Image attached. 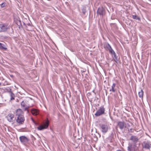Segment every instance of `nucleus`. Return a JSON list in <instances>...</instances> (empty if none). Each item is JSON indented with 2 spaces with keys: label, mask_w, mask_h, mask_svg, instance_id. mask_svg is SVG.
Segmentation results:
<instances>
[{
  "label": "nucleus",
  "mask_w": 151,
  "mask_h": 151,
  "mask_svg": "<svg viewBox=\"0 0 151 151\" xmlns=\"http://www.w3.org/2000/svg\"><path fill=\"white\" fill-rule=\"evenodd\" d=\"M104 47L106 50H108L111 47L109 43L105 42L104 43Z\"/></svg>",
  "instance_id": "15"
},
{
  "label": "nucleus",
  "mask_w": 151,
  "mask_h": 151,
  "mask_svg": "<svg viewBox=\"0 0 151 151\" xmlns=\"http://www.w3.org/2000/svg\"><path fill=\"white\" fill-rule=\"evenodd\" d=\"M142 146L143 148L150 150L151 147V144L149 142L145 141L143 142Z\"/></svg>",
  "instance_id": "5"
},
{
  "label": "nucleus",
  "mask_w": 151,
  "mask_h": 151,
  "mask_svg": "<svg viewBox=\"0 0 151 151\" xmlns=\"http://www.w3.org/2000/svg\"><path fill=\"white\" fill-rule=\"evenodd\" d=\"M23 23H24V24H25V23L24 22H23Z\"/></svg>",
  "instance_id": "35"
},
{
  "label": "nucleus",
  "mask_w": 151,
  "mask_h": 151,
  "mask_svg": "<svg viewBox=\"0 0 151 151\" xmlns=\"http://www.w3.org/2000/svg\"><path fill=\"white\" fill-rule=\"evenodd\" d=\"M28 108V107H25V108L24 109V111H27V112L28 113V112H29V111L28 110H27Z\"/></svg>",
  "instance_id": "28"
},
{
  "label": "nucleus",
  "mask_w": 151,
  "mask_h": 151,
  "mask_svg": "<svg viewBox=\"0 0 151 151\" xmlns=\"http://www.w3.org/2000/svg\"><path fill=\"white\" fill-rule=\"evenodd\" d=\"M135 145L132 146V144H130L128 147V151H136L137 148H136Z\"/></svg>",
  "instance_id": "12"
},
{
  "label": "nucleus",
  "mask_w": 151,
  "mask_h": 151,
  "mask_svg": "<svg viewBox=\"0 0 151 151\" xmlns=\"http://www.w3.org/2000/svg\"><path fill=\"white\" fill-rule=\"evenodd\" d=\"M10 76L11 77H12L13 76V75H10Z\"/></svg>",
  "instance_id": "31"
},
{
  "label": "nucleus",
  "mask_w": 151,
  "mask_h": 151,
  "mask_svg": "<svg viewBox=\"0 0 151 151\" xmlns=\"http://www.w3.org/2000/svg\"><path fill=\"white\" fill-rule=\"evenodd\" d=\"M97 14L103 16L104 14V9L102 7H99L97 10Z\"/></svg>",
  "instance_id": "9"
},
{
  "label": "nucleus",
  "mask_w": 151,
  "mask_h": 151,
  "mask_svg": "<svg viewBox=\"0 0 151 151\" xmlns=\"http://www.w3.org/2000/svg\"><path fill=\"white\" fill-rule=\"evenodd\" d=\"M23 114V112L21 109H17L15 111V114L17 116L23 115L22 114Z\"/></svg>",
  "instance_id": "10"
},
{
  "label": "nucleus",
  "mask_w": 151,
  "mask_h": 151,
  "mask_svg": "<svg viewBox=\"0 0 151 151\" xmlns=\"http://www.w3.org/2000/svg\"><path fill=\"white\" fill-rule=\"evenodd\" d=\"M31 112L32 115L35 116L37 115L39 113V110L35 109H32L31 110Z\"/></svg>",
  "instance_id": "13"
},
{
  "label": "nucleus",
  "mask_w": 151,
  "mask_h": 151,
  "mask_svg": "<svg viewBox=\"0 0 151 151\" xmlns=\"http://www.w3.org/2000/svg\"><path fill=\"white\" fill-rule=\"evenodd\" d=\"M21 105L22 107H25L26 106L25 104L23 101H22V102H21Z\"/></svg>",
  "instance_id": "26"
},
{
  "label": "nucleus",
  "mask_w": 151,
  "mask_h": 151,
  "mask_svg": "<svg viewBox=\"0 0 151 151\" xmlns=\"http://www.w3.org/2000/svg\"><path fill=\"white\" fill-rule=\"evenodd\" d=\"M16 24L19 26V27L22 26L21 21L19 19H17L15 21Z\"/></svg>",
  "instance_id": "18"
},
{
  "label": "nucleus",
  "mask_w": 151,
  "mask_h": 151,
  "mask_svg": "<svg viewBox=\"0 0 151 151\" xmlns=\"http://www.w3.org/2000/svg\"><path fill=\"white\" fill-rule=\"evenodd\" d=\"M25 120V119L24 116L21 115L17 116L16 122L19 125L23 124L24 123Z\"/></svg>",
  "instance_id": "2"
},
{
  "label": "nucleus",
  "mask_w": 151,
  "mask_h": 151,
  "mask_svg": "<svg viewBox=\"0 0 151 151\" xmlns=\"http://www.w3.org/2000/svg\"><path fill=\"white\" fill-rule=\"evenodd\" d=\"M130 131H131V130H132V129H130Z\"/></svg>",
  "instance_id": "33"
},
{
  "label": "nucleus",
  "mask_w": 151,
  "mask_h": 151,
  "mask_svg": "<svg viewBox=\"0 0 151 151\" xmlns=\"http://www.w3.org/2000/svg\"><path fill=\"white\" fill-rule=\"evenodd\" d=\"M86 12V7L85 6L83 7L82 9V12L83 14H85Z\"/></svg>",
  "instance_id": "25"
},
{
  "label": "nucleus",
  "mask_w": 151,
  "mask_h": 151,
  "mask_svg": "<svg viewBox=\"0 0 151 151\" xmlns=\"http://www.w3.org/2000/svg\"><path fill=\"white\" fill-rule=\"evenodd\" d=\"M4 45L3 44L1 43H0V48L4 50H5L7 49V48L5 47H4Z\"/></svg>",
  "instance_id": "24"
},
{
  "label": "nucleus",
  "mask_w": 151,
  "mask_h": 151,
  "mask_svg": "<svg viewBox=\"0 0 151 151\" xmlns=\"http://www.w3.org/2000/svg\"><path fill=\"white\" fill-rule=\"evenodd\" d=\"M19 139L21 143L24 144L27 143L29 141V139L25 136H20Z\"/></svg>",
  "instance_id": "7"
},
{
  "label": "nucleus",
  "mask_w": 151,
  "mask_h": 151,
  "mask_svg": "<svg viewBox=\"0 0 151 151\" xmlns=\"http://www.w3.org/2000/svg\"><path fill=\"white\" fill-rule=\"evenodd\" d=\"M10 96L11 97L10 100H12L14 99L15 96L14 94L12 92L10 93Z\"/></svg>",
  "instance_id": "19"
},
{
  "label": "nucleus",
  "mask_w": 151,
  "mask_h": 151,
  "mask_svg": "<svg viewBox=\"0 0 151 151\" xmlns=\"http://www.w3.org/2000/svg\"><path fill=\"white\" fill-rule=\"evenodd\" d=\"M132 17L133 19L136 20H140V18L136 15H132Z\"/></svg>",
  "instance_id": "20"
},
{
  "label": "nucleus",
  "mask_w": 151,
  "mask_h": 151,
  "mask_svg": "<svg viewBox=\"0 0 151 151\" xmlns=\"http://www.w3.org/2000/svg\"><path fill=\"white\" fill-rule=\"evenodd\" d=\"M5 92H8L9 93V94L11 93L12 91V90L11 89L9 88H6L5 91Z\"/></svg>",
  "instance_id": "22"
},
{
  "label": "nucleus",
  "mask_w": 151,
  "mask_h": 151,
  "mask_svg": "<svg viewBox=\"0 0 151 151\" xmlns=\"http://www.w3.org/2000/svg\"><path fill=\"white\" fill-rule=\"evenodd\" d=\"M6 3L5 2H3L1 4V8L4 7L5 6Z\"/></svg>",
  "instance_id": "27"
},
{
  "label": "nucleus",
  "mask_w": 151,
  "mask_h": 151,
  "mask_svg": "<svg viewBox=\"0 0 151 151\" xmlns=\"http://www.w3.org/2000/svg\"><path fill=\"white\" fill-rule=\"evenodd\" d=\"M100 129L101 132L104 133H106L109 129V126L106 124H99Z\"/></svg>",
  "instance_id": "1"
},
{
  "label": "nucleus",
  "mask_w": 151,
  "mask_h": 151,
  "mask_svg": "<svg viewBox=\"0 0 151 151\" xmlns=\"http://www.w3.org/2000/svg\"><path fill=\"white\" fill-rule=\"evenodd\" d=\"M1 85V83L0 82V86Z\"/></svg>",
  "instance_id": "32"
},
{
  "label": "nucleus",
  "mask_w": 151,
  "mask_h": 151,
  "mask_svg": "<svg viewBox=\"0 0 151 151\" xmlns=\"http://www.w3.org/2000/svg\"><path fill=\"white\" fill-rule=\"evenodd\" d=\"M108 50L109 51L110 53L111 54H113L115 53V52L114 51V50L112 49L111 47L110 49L109 50Z\"/></svg>",
  "instance_id": "23"
},
{
  "label": "nucleus",
  "mask_w": 151,
  "mask_h": 151,
  "mask_svg": "<svg viewBox=\"0 0 151 151\" xmlns=\"http://www.w3.org/2000/svg\"><path fill=\"white\" fill-rule=\"evenodd\" d=\"M115 86L116 84L114 83H113L111 86V88L110 89L109 91H110L115 92L116 91V90L114 89Z\"/></svg>",
  "instance_id": "16"
},
{
  "label": "nucleus",
  "mask_w": 151,
  "mask_h": 151,
  "mask_svg": "<svg viewBox=\"0 0 151 151\" xmlns=\"http://www.w3.org/2000/svg\"><path fill=\"white\" fill-rule=\"evenodd\" d=\"M14 115L12 114H9L6 116L7 120L10 122H12L14 121Z\"/></svg>",
  "instance_id": "8"
},
{
  "label": "nucleus",
  "mask_w": 151,
  "mask_h": 151,
  "mask_svg": "<svg viewBox=\"0 0 151 151\" xmlns=\"http://www.w3.org/2000/svg\"><path fill=\"white\" fill-rule=\"evenodd\" d=\"M116 129H117V127L116 128Z\"/></svg>",
  "instance_id": "34"
},
{
  "label": "nucleus",
  "mask_w": 151,
  "mask_h": 151,
  "mask_svg": "<svg viewBox=\"0 0 151 151\" xmlns=\"http://www.w3.org/2000/svg\"><path fill=\"white\" fill-rule=\"evenodd\" d=\"M49 121L48 119L43 125H39L37 127V129L39 130H42L47 128L49 125Z\"/></svg>",
  "instance_id": "4"
},
{
  "label": "nucleus",
  "mask_w": 151,
  "mask_h": 151,
  "mask_svg": "<svg viewBox=\"0 0 151 151\" xmlns=\"http://www.w3.org/2000/svg\"><path fill=\"white\" fill-rule=\"evenodd\" d=\"M105 110L104 106H101L95 114V115L96 116H99L104 114Z\"/></svg>",
  "instance_id": "3"
},
{
  "label": "nucleus",
  "mask_w": 151,
  "mask_h": 151,
  "mask_svg": "<svg viewBox=\"0 0 151 151\" xmlns=\"http://www.w3.org/2000/svg\"><path fill=\"white\" fill-rule=\"evenodd\" d=\"M130 140L136 143L138 141L139 139L136 136H132L131 137Z\"/></svg>",
  "instance_id": "14"
},
{
  "label": "nucleus",
  "mask_w": 151,
  "mask_h": 151,
  "mask_svg": "<svg viewBox=\"0 0 151 151\" xmlns=\"http://www.w3.org/2000/svg\"><path fill=\"white\" fill-rule=\"evenodd\" d=\"M8 28L7 26L4 24H0V32L6 31L7 29Z\"/></svg>",
  "instance_id": "11"
},
{
  "label": "nucleus",
  "mask_w": 151,
  "mask_h": 151,
  "mask_svg": "<svg viewBox=\"0 0 151 151\" xmlns=\"http://www.w3.org/2000/svg\"><path fill=\"white\" fill-rule=\"evenodd\" d=\"M117 126L121 130L123 129L124 127H126V124L124 122L119 121L117 122Z\"/></svg>",
  "instance_id": "6"
},
{
  "label": "nucleus",
  "mask_w": 151,
  "mask_h": 151,
  "mask_svg": "<svg viewBox=\"0 0 151 151\" xmlns=\"http://www.w3.org/2000/svg\"><path fill=\"white\" fill-rule=\"evenodd\" d=\"M138 95L139 97L141 98H142L143 95V91L142 89L138 92Z\"/></svg>",
  "instance_id": "17"
},
{
  "label": "nucleus",
  "mask_w": 151,
  "mask_h": 151,
  "mask_svg": "<svg viewBox=\"0 0 151 151\" xmlns=\"http://www.w3.org/2000/svg\"><path fill=\"white\" fill-rule=\"evenodd\" d=\"M116 151H122V150H117Z\"/></svg>",
  "instance_id": "30"
},
{
  "label": "nucleus",
  "mask_w": 151,
  "mask_h": 151,
  "mask_svg": "<svg viewBox=\"0 0 151 151\" xmlns=\"http://www.w3.org/2000/svg\"><path fill=\"white\" fill-rule=\"evenodd\" d=\"M32 120H33V122H34V123H35V124L36 125H38V123L37 122H36V121H35L34 120H33V119H32Z\"/></svg>",
  "instance_id": "29"
},
{
  "label": "nucleus",
  "mask_w": 151,
  "mask_h": 151,
  "mask_svg": "<svg viewBox=\"0 0 151 151\" xmlns=\"http://www.w3.org/2000/svg\"><path fill=\"white\" fill-rule=\"evenodd\" d=\"M112 55H113V57L114 58V59L115 61L116 62H117V61H118V59L117 58V57L116 56V53L115 52L114 54H113Z\"/></svg>",
  "instance_id": "21"
}]
</instances>
